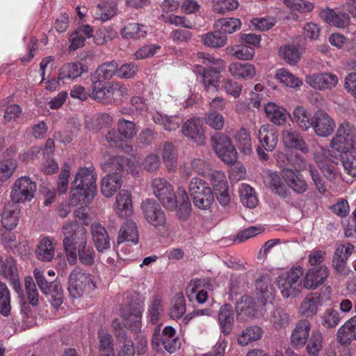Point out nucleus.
Returning <instances> with one entry per match:
<instances>
[{
  "label": "nucleus",
  "mask_w": 356,
  "mask_h": 356,
  "mask_svg": "<svg viewBox=\"0 0 356 356\" xmlns=\"http://www.w3.org/2000/svg\"><path fill=\"white\" fill-rule=\"evenodd\" d=\"M274 289L268 278L256 282V298L243 296L236 302V312H273L276 309Z\"/></svg>",
  "instance_id": "f257e3e1"
},
{
  "label": "nucleus",
  "mask_w": 356,
  "mask_h": 356,
  "mask_svg": "<svg viewBox=\"0 0 356 356\" xmlns=\"http://www.w3.org/2000/svg\"><path fill=\"white\" fill-rule=\"evenodd\" d=\"M97 192L96 177L89 168H81L75 175L70 192V204L76 206L79 204H88Z\"/></svg>",
  "instance_id": "f03ea898"
},
{
  "label": "nucleus",
  "mask_w": 356,
  "mask_h": 356,
  "mask_svg": "<svg viewBox=\"0 0 356 356\" xmlns=\"http://www.w3.org/2000/svg\"><path fill=\"white\" fill-rule=\"evenodd\" d=\"M197 57L208 68H200L197 72L202 76V83L207 92H218L220 82V73L225 68V62L221 58H214L209 54L198 52Z\"/></svg>",
  "instance_id": "7ed1b4c3"
},
{
  "label": "nucleus",
  "mask_w": 356,
  "mask_h": 356,
  "mask_svg": "<svg viewBox=\"0 0 356 356\" xmlns=\"http://www.w3.org/2000/svg\"><path fill=\"white\" fill-rule=\"evenodd\" d=\"M91 89L92 98L104 104L119 102L129 95L127 87L118 82H112L104 86L99 81H95L91 86Z\"/></svg>",
  "instance_id": "20e7f679"
},
{
  "label": "nucleus",
  "mask_w": 356,
  "mask_h": 356,
  "mask_svg": "<svg viewBox=\"0 0 356 356\" xmlns=\"http://www.w3.org/2000/svg\"><path fill=\"white\" fill-rule=\"evenodd\" d=\"M83 232L88 243L87 231L83 227L79 226L76 220L70 221L62 227L64 235L63 241V248L70 264L74 265L77 261V250L79 248L78 233Z\"/></svg>",
  "instance_id": "39448f33"
},
{
  "label": "nucleus",
  "mask_w": 356,
  "mask_h": 356,
  "mask_svg": "<svg viewBox=\"0 0 356 356\" xmlns=\"http://www.w3.org/2000/svg\"><path fill=\"white\" fill-rule=\"evenodd\" d=\"M303 273V268L298 266L291 268L277 278V286L283 297L293 298L300 292Z\"/></svg>",
  "instance_id": "423d86ee"
},
{
  "label": "nucleus",
  "mask_w": 356,
  "mask_h": 356,
  "mask_svg": "<svg viewBox=\"0 0 356 356\" xmlns=\"http://www.w3.org/2000/svg\"><path fill=\"white\" fill-rule=\"evenodd\" d=\"M68 284L70 296L73 298H80L86 291L95 286L92 276L79 268L70 273Z\"/></svg>",
  "instance_id": "0eeeda50"
},
{
  "label": "nucleus",
  "mask_w": 356,
  "mask_h": 356,
  "mask_svg": "<svg viewBox=\"0 0 356 356\" xmlns=\"http://www.w3.org/2000/svg\"><path fill=\"white\" fill-rule=\"evenodd\" d=\"M37 186L30 177L23 176L17 179L13 183L10 199L14 203H26L31 202L35 195Z\"/></svg>",
  "instance_id": "6e6552de"
},
{
  "label": "nucleus",
  "mask_w": 356,
  "mask_h": 356,
  "mask_svg": "<svg viewBox=\"0 0 356 356\" xmlns=\"http://www.w3.org/2000/svg\"><path fill=\"white\" fill-rule=\"evenodd\" d=\"M152 189L154 195L162 205L168 210H174L177 207V197L173 186L165 179L156 177L152 181Z\"/></svg>",
  "instance_id": "1a4fd4ad"
},
{
  "label": "nucleus",
  "mask_w": 356,
  "mask_h": 356,
  "mask_svg": "<svg viewBox=\"0 0 356 356\" xmlns=\"http://www.w3.org/2000/svg\"><path fill=\"white\" fill-rule=\"evenodd\" d=\"M355 141L356 128L350 122H343L339 126L330 147L333 151H348L352 149Z\"/></svg>",
  "instance_id": "9d476101"
},
{
  "label": "nucleus",
  "mask_w": 356,
  "mask_h": 356,
  "mask_svg": "<svg viewBox=\"0 0 356 356\" xmlns=\"http://www.w3.org/2000/svg\"><path fill=\"white\" fill-rule=\"evenodd\" d=\"M257 138L260 143V146L257 148L259 159L262 161H267L268 155L264 150L272 152L275 149L278 142L277 133L271 125L265 124L259 129Z\"/></svg>",
  "instance_id": "9b49d317"
},
{
  "label": "nucleus",
  "mask_w": 356,
  "mask_h": 356,
  "mask_svg": "<svg viewBox=\"0 0 356 356\" xmlns=\"http://www.w3.org/2000/svg\"><path fill=\"white\" fill-rule=\"evenodd\" d=\"M211 141L216 153L222 161L231 164L236 161L237 152L229 137L218 134L212 137Z\"/></svg>",
  "instance_id": "f8f14e48"
},
{
  "label": "nucleus",
  "mask_w": 356,
  "mask_h": 356,
  "mask_svg": "<svg viewBox=\"0 0 356 356\" xmlns=\"http://www.w3.org/2000/svg\"><path fill=\"white\" fill-rule=\"evenodd\" d=\"M141 210L147 222L154 227H164L166 218L161 206L153 199H147L141 204Z\"/></svg>",
  "instance_id": "ddd939ff"
},
{
  "label": "nucleus",
  "mask_w": 356,
  "mask_h": 356,
  "mask_svg": "<svg viewBox=\"0 0 356 356\" xmlns=\"http://www.w3.org/2000/svg\"><path fill=\"white\" fill-rule=\"evenodd\" d=\"M305 82L317 90H331L339 83V78L330 72L313 73L305 76Z\"/></svg>",
  "instance_id": "4468645a"
},
{
  "label": "nucleus",
  "mask_w": 356,
  "mask_h": 356,
  "mask_svg": "<svg viewBox=\"0 0 356 356\" xmlns=\"http://www.w3.org/2000/svg\"><path fill=\"white\" fill-rule=\"evenodd\" d=\"M329 150L323 147L316 151L314 158L324 176L331 181H337L341 179L336 163L329 158Z\"/></svg>",
  "instance_id": "2eb2a0df"
},
{
  "label": "nucleus",
  "mask_w": 356,
  "mask_h": 356,
  "mask_svg": "<svg viewBox=\"0 0 356 356\" xmlns=\"http://www.w3.org/2000/svg\"><path fill=\"white\" fill-rule=\"evenodd\" d=\"M315 134L321 137L330 136L336 127L334 119L325 111L318 110L312 116V125Z\"/></svg>",
  "instance_id": "dca6fc26"
},
{
  "label": "nucleus",
  "mask_w": 356,
  "mask_h": 356,
  "mask_svg": "<svg viewBox=\"0 0 356 356\" xmlns=\"http://www.w3.org/2000/svg\"><path fill=\"white\" fill-rule=\"evenodd\" d=\"M209 284L204 280H193L186 287V295L190 301L203 304L208 299Z\"/></svg>",
  "instance_id": "f3484780"
},
{
  "label": "nucleus",
  "mask_w": 356,
  "mask_h": 356,
  "mask_svg": "<svg viewBox=\"0 0 356 356\" xmlns=\"http://www.w3.org/2000/svg\"><path fill=\"white\" fill-rule=\"evenodd\" d=\"M0 275L8 280L15 291L20 289L18 270L15 259L12 257L3 259L0 255Z\"/></svg>",
  "instance_id": "a211bd4d"
},
{
  "label": "nucleus",
  "mask_w": 356,
  "mask_h": 356,
  "mask_svg": "<svg viewBox=\"0 0 356 356\" xmlns=\"http://www.w3.org/2000/svg\"><path fill=\"white\" fill-rule=\"evenodd\" d=\"M182 132L199 145H203L205 143L202 121L200 118H194L188 120L183 125Z\"/></svg>",
  "instance_id": "6ab92c4d"
},
{
  "label": "nucleus",
  "mask_w": 356,
  "mask_h": 356,
  "mask_svg": "<svg viewBox=\"0 0 356 356\" xmlns=\"http://www.w3.org/2000/svg\"><path fill=\"white\" fill-rule=\"evenodd\" d=\"M327 277L328 271L326 266L310 268L304 277V287L307 289H316L324 283Z\"/></svg>",
  "instance_id": "aec40b11"
},
{
  "label": "nucleus",
  "mask_w": 356,
  "mask_h": 356,
  "mask_svg": "<svg viewBox=\"0 0 356 356\" xmlns=\"http://www.w3.org/2000/svg\"><path fill=\"white\" fill-rule=\"evenodd\" d=\"M113 210L120 218H127L133 213V204L131 193L125 190L120 191L115 197Z\"/></svg>",
  "instance_id": "412c9836"
},
{
  "label": "nucleus",
  "mask_w": 356,
  "mask_h": 356,
  "mask_svg": "<svg viewBox=\"0 0 356 356\" xmlns=\"http://www.w3.org/2000/svg\"><path fill=\"white\" fill-rule=\"evenodd\" d=\"M311 327L312 324L307 320H301L296 324L291 336V343L295 348H302L307 343Z\"/></svg>",
  "instance_id": "4be33fe9"
},
{
  "label": "nucleus",
  "mask_w": 356,
  "mask_h": 356,
  "mask_svg": "<svg viewBox=\"0 0 356 356\" xmlns=\"http://www.w3.org/2000/svg\"><path fill=\"white\" fill-rule=\"evenodd\" d=\"M320 17L326 23L339 29L346 28L350 23V18L348 13H336L333 9L329 8L321 10Z\"/></svg>",
  "instance_id": "5701e85b"
},
{
  "label": "nucleus",
  "mask_w": 356,
  "mask_h": 356,
  "mask_svg": "<svg viewBox=\"0 0 356 356\" xmlns=\"http://www.w3.org/2000/svg\"><path fill=\"white\" fill-rule=\"evenodd\" d=\"M90 232L93 243L98 252H103L111 247L110 238L106 229L97 222L92 223Z\"/></svg>",
  "instance_id": "b1692460"
},
{
  "label": "nucleus",
  "mask_w": 356,
  "mask_h": 356,
  "mask_svg": "<svg viewBox=\"0 0 356 356\" xmlns=\"http://www.w3.org/2000/svg\"><path fill=\"white\" fill-rule=\"evenodd\" d=\"M282 177L284 181L294 192L303 193L307 189V184L298 171L285 168L282 170Z\"/></svg>",
  "instance_id": "393cba45"
},
{
  "label": "nucleus",
  "mask_w": 356,
  "mask_h": 356,
  "mask_svg": "<svg viewBox=\"0 0 356 356\" xmlns=\"http://www.w3.org/2000/svg\"><path fill=\"white\" fill-rule=\"evenodd\" d=\"M264 111L266 118L273 124L277 125L284 124L289 114L286 109L276 104L274 102H268L264 106Z\"/></svg>",
  "instance_id": "a878e982"
},
{
  "label": "nucleus",
  "mask_w": 356,
  "mask_h": 356,
  "mask_svg": "<svg viewBox=\"0 0 356 356\" xmlns=\"http://www.w3.org/2000/svg\"><path fill=\"white\" fill-rule=\"evenodd\" d=\"M337 340L342 346H348L356 340V315L346 321L338 330Z\"/></svg>",
  "instance_id": "bb28decb"
},
{
  "label": "nucleus",
  "mask_w": 356,
  "mask_h": 356,
  "mask_svg": "<svg viewBox=\"0 0 356 356\" xmlns=\"http://www.w3.org/2000/svg\"><path fill=\"white\" fill-rule=\"evenodd\" d=\"M228 70L232 76L242 80L251 79L256 75L254 66L247 63H232L228 66Z\"/></svg>",
  "instance_id": "cd10ccee"
},
{
  "label": "nucleus",
  "mask_w": 356,
  "mask_h": 356,
  "mask_svg": "<svg viewBox=\"0 0 356 356\" xmlns=\"http://www.w3.org/2000/svg\"><path fill=\"white\" fill-rule=\"evenodd\" d=\"M118 244L124 242L136 245L138 242V231L136 223L132 220H127L120 227L117 239Z\"/></svg>",
  "instance_id": "c85d7f7f"
},
{
  "label": "nucleus",
  "mask_w": 356,
  "mask_h": 356,
  "mask_svg": "<svg viewBox=\"0 0 356 356\" xmlns=\"http://www.w3.org/2000/svg\"><path fill=\"white\" fill-rule=\"evenodd\" d=\"M282 142L284 146L290 149H299L302 152H307L308 149L300 134L292 129L282 131Z\"/></svg>",
  "instance_id": "c756f323"
},
{
  "label": "nucleus",
  "mask_w": 356,
  "mask_h": 356,
  "mask_svg": "<svg viewBox=\"0 0 356 356\" xmlns=\"http://www.w3.org/2000/svg\"><path fill=\"white\" fill-rule=\"evenodd\" d=\"M78 239L80 243L77 250L79 261L84 265L92 266L95 263V250L86 243V237L83 232L78 233Z\"/></svg>",
  "instance_id": "7c9ffc66"
},
{
  "label": "nucleus",
  "mask_w": 356,
  "mask_h": 356,
  "mask_svg": "<svg viewBox=\"0 0 356 356\" xmlns=\"http://www.w3.org/2000/svg\"><path fill=\"white\" fill-rule=\"evenodd\" d=\"M121 176L115 172L108 174L103 177L101 192L106 197H111L122 186Z\"/></svg>",
  "instance_id": "2f4dec72"
},
{
  "label": "nucleus",
  "mask_w": 356,
  "mask_h": 356,
  "mask_svg": "<svg viewBox=\"0 0 356 356\" xmlns=\"http://www.w3.org/2000/svg\"><path fill=\"white\" fill-rule=\"evenodd\" d=\"M19 220V210L13 204H8L3 207L1 215V224L7 230L15 229Z\"/></svg>",
  "instance_id": "473e14b6"
},
{
  "label": "nucleus",
  "mask_w": 356,
  "mask_h": 356,
  "mask_svg": "<svg viewBox=\"0 0 356 356\" xmlns=\"http://www.w3.org/2000/svg\"><path fill=\"white\" fill-rule=\"evenodd\" d=\"M55 254V247L52 239L49 237L42 238L35 250V256L38 259L49 262L51 261Z\"/></svg>",
  "instance_id": "72a5a7b5"
},
{
  "label": "nucleus",
  "mask_w": 356,
  "mask_h": 356,
  "mask_svg": "<svg viewBox=\"0 0 356 356\" xmlns=\"http://www.w3.org/2000/svg\"><path fill=\"white\" fill-rule=\"evenodd\" d=\"M87 72V67L79 63H69L63 65L59 70V79L74 80Z\"/></svg>",
  "instance_id": "f704fd0d"
},
{
  "label": "nucleus",
  "mask_w": 356,
  "mask_h": 356,
  "mask_svg": "<svg viewBox=\"0 0 356 356\" xmlns=\"http://www.w3.org/2000/svg\"><path fill=\"white\" fill-rule=\"evenodd\" d=\"M118 11L117 3L101 1L96 7L93 17L97 20L106 22L117 15Z\"/></svg>",
  "instance_id": "c9c22d12"
},
{
  "label": "nucleus",
  "mask_w": 356,
  "mask_h": 356,
  "mask_svg": "<svg viewBox=\"0 0 356 356\" xmlns=\"http://www.w3.org/2000/svg\"><path fill=\"white\" fill-rule=\"evenodd\" d=\"M213 27L215 30L226 35V34H232L239 30L241 27V22L235 17H224L216 20Z\"/></svg>",
  "instance_id": "e433bc0d"
},
{
  "label": "nucleus",
  "mask_w": 356,
  "mask_h": 356,
  "mask_svg": "<svg viewBox=\"0 0 356 356\" xmlns=\"http://www.w3.org/2000/svg\"><path fill=\"white\" fill-rule=\"evenodd\" d=\"M293 119L302 130L307 131L312 127V117L307 109L302 106H297L294 108Z\"/></svg>",
  "instance_id": "4c0bfd02"
},
{
  "label": "nucleus",
  "mask_w": 356,
  "mask_h": 356,
  "mask_svg": "<svg viewBox=\"0 0 356 356\" xmlns=\"http://www.w3.org/2000/svg\"><path fill=\"white\" fill-rule=\"evenodd\" d=\"M115 74H117V65L115 63H105L97 69L95 74L92 76V85H94L95 81H99L103 83L104 81L110 79Z\"/></svg>",
  "instance_id": "58836bf2"
},
{
  "label": "nucleus",
  "mask_w": 356,
  "mask_h": 356,
  "mask_svg": "<svg viewBox=\"0 0 356 356\" xmlns=\"http://www.w3.org/2000/svg\"><path fill=\"white\" fill-rule=\"evenodd\" d=\"M341 156L344 170L353 177H356V152L353 147L348 151H335Z\"/></svg>",
  "instance_id": "ea45409f"
},
{
  "label": "nucleus",
  "mask_w": 356,
  "mask_h": 356,
  "mask_svg": "<svg viewBox=\"0 0 356 356\" xmlns=\"http://www.w3.org/2000/svg\"><path fill=\"white\" fill-rule=\"evenodd\" d=\"M152 118L155 123L163 125L168 131L177 129L182 122L179 116H168L159 112L154 113Z\"/></svg>",
  "instance_id": "a19ab883"
},
{
  "label": "nucleus",
  "mask_w": 356,
  "mask_h": 356,
  "mask_svg": "<svg viewBox=\"0 0 356 356\" xmlns=\"http://www.w3.org/2000/svg\"><path fill=\"white\" fill-rule=\"evenodd\" d=\"M160 152L168 170H175L177 165V154L174 146L171 143H165L160 147Z\"/></svg>",
  "instance_id": "79ce46f5"
},
{
  "label": "nucleus",
  "mask_w": 356,
  "mask_h": 356,
  "mask_svg": "<svg viewBox=\"0 0 356 356\" xmlns=\"http://www.w3.org/2000/svg\"><path fill=\"white\" fill-rule=\"evenodd\" d=\"M181 173L186 177L191 176L193 173L205 175L209 172L210 165L203 159H194L191 161L190 168L186 166L181 167Z\"/></svg>",
  "instance_id": "37998d69"
},
{
  "label": "nucleus",
  "mask_w": 356,
  "mask_h": 356,
  "mask_svg": "<svg viewBox=\"0 0 356 356\" xmlns=\"http://www.w3.org/2000/svg\"><path fill=\"white\" fill-rule=\"evenodd\" d=\"M275 78L282 84L291 88H300L302 81L285 68L278 69L275 73Z\"/></svg>",
  "instance_id": "c03bdc74"
},
{
  "label": "nucleus",
  "mask_w": 356,
  "mask_h": 356,
  "mask_svg": "<svg viewBox=\"0 0 356 356\" xmlns=\"http://www.w3.org/2000/svg\"><path fill=\"white\" fill-rule=\"evenodd\" d=\"M263 332L261 327L250 326L244 329L238 337V343L243 346H247L249 343L260 339Z\"/></svg>",
  "instance_id": "a18cd8bd"
},
{
  "label": "nucleus",
  "mask_w": 356,
  "mask_h": 356,
  "mask_svg": "<svg viewBox=\"0 0 356 356\" xmlns=\"http://www.w3.org/2000/svg\"><path fill=\"white\" fill-rule=\"evenodd\" d=\"M323 337L319 330H313L308 339L306 346L307 353L309 356H318L323 348Z\"/></svg>",
  "instance_id": "49530a36"
},
{
  "label": "nucleus",
  "mask_w": 356,
  "mask_h": 356,
  "mask_svg": "<svg viewBox=\"0 0 356 356\" xmlns=\"http://www.w3.org/2000/svg\"><path fill=\"white\" fill-rule=\"evenodd\" d=\"M148 29L137 23H129L121 31V35L124 38H145Z\"/></svg>",
  "instance_id": "de8ad7c7"
},
{
  "label": "nucleus",
  "mask_w": 356,
  "mask_h": 356,
  "mask_svg": "<svg viewBox=\"0 0 356 356\" xmlns=\"http://www.w3.org/2000/svg\"><path fill=\"white\" fill-rule=\"evenodd\" d=\"M238 149L244 154H249L252 149L251 136L245 128H241L234 136Z\"/></svg>",
  "instance_id": "09e8293b"
},
{
  "label": "nucleus",
  "mask_w": 356,
  "mask_h": 356,
  "mask_svg": "<svg viewBox=\"0 0 356 356\" xmlns=\"http://www.w3.org/2000/svg\"><path fill=\"white\" fill-rule=\"evenodd\" d=\"M239 193L243 204L249 208H254L258 199L254 189L248 184H242L239 188Z\"/></svg>",
  "instance_id": "8fccbe9b"
},
{
  "label": "nucleus",
  "mask_w": 356,
  "mask_h": 356,
  "mask_svg": "<svg viewBox=\"0 0 356 356\" xmlns=\"http://www.w3.org/2000/svg\"><path fill=\"white\" fill-rule=\"evenodd\" d=\"M194 205L200 209H207L214 201V196L210 186L206 188L202 193L192 197Z\"/></svg>",
  "instance_id": "3c124183"
},
{
  "label": "nucleus",
  "mask_w": 356,
  "mask_h": 356,
  "mask_svg": "<svg viewBox=\"0 0 356 356\" xmlns=\"http://www.w3.org/2000/svg\"><path fill=\"white\" fill-rule=\"evenodd\" d=\"M227 36L221 34L216 30L214 32H210L202 36V43L210 47H222L227 44Z\"/></svg>",
  "instance_id": "603ef678"
},
{
  "label": "nucleus",
  "mask_w": 356,
  "mask_h": 356,
  "mask_svg": "<svg viewBox=\"0 0 356 356\" xmlns=\"http://www.w3.org/2000/svg\"><path fill=\"white\" fill-rule=\"evenodd\" d=\"M17 167L15 160L6 159L0 161V188L13 175Z\"/></svg>",
  "instance_id": "864d4df0"
},
{
  "label": "nucleus",
  "mask_w": 356,
  "mask_h": 356,
  "mask_svg": "<svg viewBox=\"0 0 356 356\" xmlns=\"http://www.w3.org/2000/svg\"><path fill=\"white\" fill-rule=\"evenodd\" d=\"M229 53L239 60H250L254 55V49L247 45H236L227 48Z\"/></svg>",
  "instance_id": "5fc2aeb1"
},
{
  "label": "nucleus",
  "mask_w": 356,
  "mask_h": 356,
  "mask_svg": "<svg viewBox=\"0 0 356 356\" xmlns=\"http://www.w3.org/2000/svg\"><path fill=\"white\" fill-rule=\"evenodd\" d=\"M111 164L117 170H125L132 175H136L138 172V165L134 161L122 156L113 158L111 159Z\"/></svg>",
  "instance_id": "6e6d98bb"
},
{
  "label": "nucleus",
  "mask_w": 356,
  "mask_h": 356,
  "mask_svg": "<svg viewBox=\"0 0 356 356\" xmlns=\"http://www.w3.org/2000/svg\"><path fill=\"white\" fill-rule=\"evenodd\" d=\"M280 55L291 65H296L300 60L299 49L293 45H286L280 49Z\"/></svg>",
  "instance_id": "4d7b16f0"
},
{
  "label": "nucleus",
  "mask_w": 356,
  "mask_h": 356,
  "mask_svg": "<svg viewBox=\"0 0 356 356\" xmlns=\"http://www.w3.org/2000/svg\"><path fill=\"white\" fill-rule=\"evenodd\" d=\"M276 22L275 17L271 16L255 17L250 20V26L254 30L265 31L273 27Z\"/></svg>",
  "instance_id": "13d9d810"
},
{
  "label": "nucleus",
  "mask_w": 356,
  "mask_h": 356,
  "mask_svg": "<svg viewBox=\"0 0 356 356\" xmlns=\"http://www.w3.org/2000/svg\"><path fill=\"white\" fill-rule=\"evenodd\" d=\"M113 122V118L106 113H103L95 117L92 119H87L86 121V127L88 129L99 130L102 127L109 125Z\"/></svg>",
  "instance_id": "bf43d9fd"
},
{
  "label": "nucleus",
  "mask_w": 356,
  "mask_h": 356,
  "mask_svg": "<svg viewBox=\"0 0 356 356\" xmlns=\"http://www.w3.org/2000/svg\"><path fill=\"white\" fill-rule=\"evenodd\" d=\"M213 11L219 14L234 10L239 6L238 0H212Z\"/></svg>",
  "instance_id": "052dcab7"
},
{
  "label": "nucleus",
  "mask_w": 356,
  "mask_h": 356,
  "mask_svg": "<svg viewBox=\"0 0 356 356\" xmlns=\"http://www.w3.org/2000/svg\"><path fill=\"white\" fill-rule=\"evenodd\" d=\"M268 181L276 193L282 197L287 196L288 190L286 186L282 183L278 174L276 172H269L268 174Z\"/></svg>",
  "instance_id": "680f3d73"
},
{
  "label": "nucleus",
  "mask_w": 356,
  "mask_h": 356,
  "mask_svg": "<svg viewBox=\"0 0 356 356\" xmlns=\"http://www.w3.org/2000/svg\"><path fill=\"white\" fill-rule=\"evenodd\" d=\"M268 181L276 193L282 197L287 196L288 190L286 186L282 183L278 174L276 172H269L268 174Z\"/></svg>",
  "instance_id": "e2e57ef3"
},
{
  "label": "nucleus",
  "mask_w": 356,
  "mask_h": 356,
  "mask_svg": "<svg viewBox=\"0 0 356 356\" xmlns=\"http://www.w3.org/2000/svg\"><path fill=\"white\" fill-rule=\"evenodd\" d=\"M268 181L276 193L282 197L287 196L288 190L286 186L282 183L278 174L276 172H269L268 174Z\"/></svg>",
  "instance_id": "0e129e2a"
},
{
  "label": "nucleus",
  "mask_w": 356,
  "mask_h": 356,
  "mask_svg": "<svg viewBox=\"0 0 356 356\" xmlns=\"http://www.w3.org/2000/svg\"><path fill=\"white\" fill-rule=\"evenodd\" d=\"M283 2L291 10L302 13L310 12L314 8L312 2L306 0H284Z\"/></svg>",
  "instance_id": "69168bd1"
},
{
  "label": "nucleus",
  "mask_w": 356,
  "mask_h": 356,
  "mask_svg": "<svg viewBox=\"0 0 356 356\" xmlns=\"http://www.w3.org/2000/svg\"><path fill=\"white\" fill-rule=\"evenodd\" d=\"M222 88L226 94L237 98L241 94L243 86L238 82L230 78H226L222 81Z\"/></svg>",
  "instance_id": "338daca9"
},
{
  "label": "nucleus",
  "mask_w": 356,
  "mask_h": 356,
  "mask_svg": "<svg viewBox=\"0 0 356 356\" xmlns=\"http://www.w3.org/2000/svg\"><path fill=\"white\" fill-rule=\"evenodd\" d=\"M141 313H124L123 325L132 331L137 332L141 327Z\"/></svg>",
  "instance_id": "774afa93"
}]
</instances>
